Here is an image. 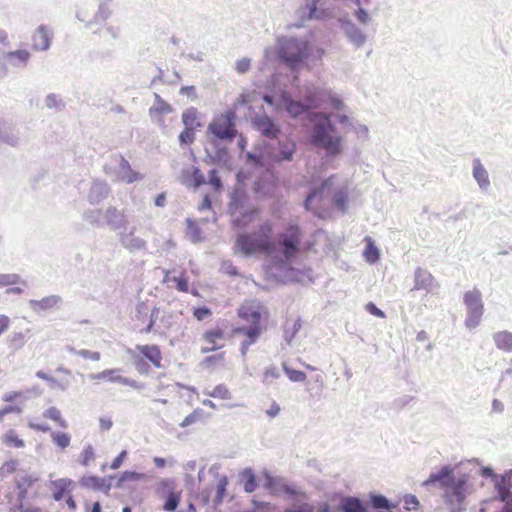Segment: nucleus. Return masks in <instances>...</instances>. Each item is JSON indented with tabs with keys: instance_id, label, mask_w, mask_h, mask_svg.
Here are the masks:
<instances>
[{
	"instance_id": "nucleus-1",
	"label": "nucleus",
	"mask_w": 512,
	"mask_h": 512,
	"mask_svg": "<svg viewBox=\"0 0 512 512\" xmlns=\"http://www.w3.org/2000/svg\"><path fill=\"white\" fill-rule=\"evenodd\" d=\"M326 103L335 110L344 107L343 101L330 89L315 86L306 89L302 100H295L289 93H283L280 97V106L285 108L291 117L305 115L310 128V144L324 149L328 156L334 157L343 150V137L338 134L331 114L313 111Z\"/></svg>"
},
{
	"instance_id": "nucleus-2",
	"label": "nucleus",
	"mask_w": 512,
	"mask_h": 512,
	"mask_svg": "<svg viewBox=\"0 0 512 512\" xmlns=\"http://www.w3.org/2000/svg\"><path fill=\"white\" fill-rule=\"evenodd\" d=\"M227 212L231 227L242 230L255 221L259 209L253 204L244 187L237 185L230 193Z\"/></svg>"
},
{
	"instance_id": "nucleus-3",
	"label": "nucleus",
	"mask_w": 512,
	"mask_h": 512,
	"mask_svg": "<svg viewBox=\"0 0 512 512\" xmlns=\"http://www.w3.org/2000/svg\"><path fill=\"white\" fill-rule=\"evenodd\" d=\"M310 48L307 41L297 37H284L279 40L278 56L291 69H295L309 57Z\"/></svg>"
},
{
	"instance_id": "nucleus-4",
	"label": "nucleus",
	"mask_w": 512,
	"mask_h": 512,
	"mask_svg": "<svg viewBox=\"0 0 512 512\" xmlns=\"http://www.w3.org/2000/svg\"><path fill=\"white\" fill-rule=\"evenodd\" d=\"M236 114L232 110L216 116L208 124L207 134L211 135L210 139H218V141L233 142L237 135Z\"/></svg>"
},
{
	"instance_id": "nucleus-5",
	"label": "nucleus",
	"mask_w": 512,
	"mask_h": 512,
	"mask_svg": "<svg viewBox=\"0 0 512 512\" xmlns=\"http://www.w3.org/2000/svg\"><path fill=\"white\" fill-rule=\"evenodd\" d=\"M296 143L284 135L263 143V155L274 163L290 162L296 153Z\"/></svg>"
},
{
	"instance_id": "nucleus-6",
	"label": "nucleus",
	"mask_w": 512,
	"mask_h": 512,
	"mask_svg": "<svg viewBox=\"0 0 512 512\" xmlns=\"http://www.w3.org/2000/svg\"><path fill=\"white\" fill-rule=\"evenodd\" d=\"M469 494V478L464 474L459 478L454 476L444 489L443 498L451 512H457L465 509V499Z\"/></svg>"
},
{
	"instance_id": "nucleus-7",
	"label": "nucleus",
	"mask_w": 512,
	"mask_h": 512,
	"mask_svg": "<svg viewBox=\"0 0 512 512\" xmlns=\"http://www.w3.org/2000/svg\"><path fill=\"white\" fill-rule=\"evenodd\" d=\"M463 302L466 306L465 326L470 330L474 329L480 324L484 313V304L480 290L474 288L467 291L464 294Z\"/></svg>"
},
{
	"instance_id": "nucleus-8",
	"label": "nucleus",
	"mask_w": 512,
	"mask_h": 512,
	"mask_svg": "<svg viewBox=\"0 0 512 512\" xmlns=\"http://www.w3.org/2000/svg\"><path fill=\"white\" fill-rule=\"evenodd\" d=\"M276 242V251H279L286 260L294 257L299 246V229L290 225L285 232L280 233Z\"/></svg>"
},
{
	"instance_id": "nucleus-9",
	"label": "nucleus",
	"mask_w": 512,
	"mask_h": 512,
	"mask_svg": "<svg viewBox=\"0 0 512 512\" xmlns=\"http://www.w3.org/2000/svg\"><path fill=\"white\" fill-rule=\"evenodd\" d=\"M230 161L228 148L218 139L208 138L205 146L204 162L208 165L227 167Z\"/></svg>"
},
{
	"instance_id": "nucleus-10",
	"label": "nucleus",
	"mask_w": 512,
	"mask_h": 512,
	"mask_svg": "<svg viewBox=\"0 0 512 512\" xmlns=\"http://www.w3.org/2000/svg\"><path fill=\"white\" fill-rule=\"evenodd\" d=\"M339 24L347 41L352 44L355 49H360L365 45L367 35L350 18L346 16L339 18Z\"/></svg>"
},
{
	"instance_id": "nucleus-11",
	"label": "nucleus",
	"mask_w": 512,
	"mask_h": 512,
	"mask_svg": "<svg viewBox=\"0 0 512 512\" xmlns=\"http://www.w3.org/2000/svg\"><path fill=\"white\" fill-rule=\"evenodd\" d=\"M120 369H106L99 373H91L88 377L91 380H107L111 383H119L125 386H129L136 390H142L145 384L136 380L123 377L119 374Z\"/></svg>"
},
{
	"instance_id": "nucleus-12",
	"label": "nucleus",
	"mask_w": 512,
	"mask_h": 512,
	"mask_svg": "<svg viewBox=\"0 0 512 512\" xmlns=\"http://www.w3.org/2000/svg\"><path fill=\"white\" fill-rule=\"evenodd\" d=\"M251 124L253 128L266 137L268 141L281 135L279 126L266 114H256L252 117Z\"/></svg>"
},
{
	"instance_id": "nucleus-13",
	"label": "nucleus",
	"mask_w": 512,
	"mask_h": 512,
	"mask_svg": "<svg viewBox=\"0 0 512 512\" xmlns=\"http://www.w3.org/2000/svg\"><path fill=\"white\" fill-rule=\"evenodd\" d=\"M233 333L236 335H243L244 339L240 345V353L243 358L246 357L249 347L255 344L263 333L262 326L256 325H242L235 327Z\"/></svg>"
},
{
	"instance_id": "nucleus-14",
	"label": "nucleus",
	"mask_w": 512,
	"mask_h": 512,
	"mask_svg": "<svg viewBox=\"0 0 512 512\" xmlns=\"http://www.w3.org/2000/svg\"><path fill=\"white\" fill-rule=\"evenodd\" d=\"M336 179L337 177L335 175H331L327 179L323 180L319 186L311 188L304 200L305 209H311L312 201L316 199L322 200L323 198L333 194Z\"/></svg>"
},
{
	"instance_id": "nucleus-15",
	"label": "nucleus",
	"mask_w": 512,
	"mask_h": 512,
	"mask_svg": "<svg viewBox=\"0 0 512 512\" xmlns=\"http://www.w3.org/2000/svg\"><path fill=\"white\" fill-rule=\"evenodd\" d=\"M264 477V488L271 494L276 495L278 493H284L290 497H296L298 495V491L293 486L289 485L284 478L274 477L269 474L268 471H264Z\"/></svg>"
},
{
	"instance_id": "nucleus-16",
	"label": "nucleus",
	"mask_w": 512,
	"mask_h": 512,
	"mask_svg": "<svg viewBox=\"0 0 512 512\" xmlns=\"http://www.w3.org/2000/svg\"><path fill=\"white\" fill-rule=\"evenodd\" d=\"M235 250L244 256H250L257 251L262 252V245L254 234L238 233L235 241Z\"/></svg>"
},
{
	"instance_id": "nucleus-17",
	"label": "nucleus",
	"mask_w": 512,
	"mask_h": 512,
	"mask_svg": "<svg viewBox=\"0 0 512 512\" xmlns=\"http://www.w3.org/2000/svg\"><path fill=\"white\" fill-rule=\"evenodd\" d=\"M454 476V469L450 465H444L439 471L431 473L422 485L425 487L439 485L444 490L449 482L453 481Z\"/></svg>"
},
{
	"instance_id": "nucleus-18",
	"label": "nucleus",
	"mask_w": 512,
	"mask_h": 512,
	"mask_svg": "<svg viewBox=\"0 0 512 512\" xmlns=\"http://www.w3.org/2000/svg\"><path fill=\"white\" fill-rule=\"evenodd\" d=\"M53 31L46 25H39L32 35V48L35 51H47L52 43Z\"/></svg>"
},
{
	"instance_id": "nucleus-19",
	"label": "nucleus",
	"mask_w": 512,
	"mask_h": 512,
	"mask_svg": "<svg viewBox=\"0 0 512 512\" xmlns=\"http://www.w3.org/2000/svg\"><path fill=\"white\" fill-rule=\"evenodd\" d=\"M136 227H132L130 231L120 232L119 233V241L121 245L127 249L130 253H136L141 250H145L147 247V242L136 236Z\"/></svg>"
},
{
	"instance_id": "nucleus-20",
	"label": "nucleus",
	"mask_w": 512,
	"mask_h": 512,
	"mask_svg": "<svg viewBox=\"0 0 512 512\" xmlns=\"http://www.w3.org/2000/svg\"><path fill=\"white\" fill-rule=\"evenodd\" d=\"M253 234L260 241L262 252L268 254L276 252V242L272 239V225L270 222L261 224Z\"/></svg>"
},
{
	"instance_id": "nucleus-21",
	"label": "nucleus",
	"mask_w": 512,
	"mask_h": 512,
	"mask_svg": "<svg viewBox=\"0 0 512 512\" xmlns=\"http://www.w3.org/2000/svg\"><path fill=\"white\" fill-rule=\"evenodd\" d=\"M366 506L376 512H397L399 510L398 503H393L386 496L374 492L369 494Z\"/></svg>"
},
{
	"instance_id": "nucleus-22",
	"label": "nucleus",
	"mask_w": 512,
	"mask_h": 512,
	"mask_svg": "<svg viewBox=\"0 0 512 512\" xmlns=\"http://www.w3.org/2000/svg\"><path fill=\"white\" fill-rule=\"evenodd\" d=\"M62 301L63 300L59 295H49L40 300L31 299L28 304L33 312L40 314L44 311L59 307L62 304Z\"/></svg>"
},
{
	"instance_id": "nucleus-23",
	"label": "nucleus",
	"mask_w": 512,
	"mask_h": 512,
	"mask_svg": "<svg viewBox=\"0 0 512 512\" xmlns=\"http://www.w3.org/2000/svg\"><path fill=\"white\" fill-rule=\"evenodd\" d=\"M297 14L301 23H304L322 19L324 12L318 9V0H306L305 4L297 10Z\"/></svg>"
},
{
	"instance_id": "nucleus-24",
	"label": "nucleus",
	"mask_w": 512,
	"mask_h": 512,
	"mask_svg": "<svg viewBox=\"0 0 512 512\" xmlns=\"http://www.w3.org/2000/svg\"><path fill=\"white\" fill-rule=\"evenodd\" d=\"M126 219L123 211L118 210L114 206H109L104 212V226H108L111 230H119L124 228Z\"/></svg>"
},
{
	"instance_id": "nucleus-25",
	"label": "nucleus",
	"mask_w": 512,
	"mask_h": 512,
	"mask_svg": "<svg viewBox=\"0 0 512 512\" xmlns=\"http://www.w3.org/2000/svg\"><path fill=\"white\" fill-rule=\"evenodd\" d=\"M181 182L197 189L206 183V178L198 167L192 166L182 170Z\"/></svg>"
},
{
	"instance_id": "nucleus-26",
	"label": "nucleus",
	"mask_w": 512,
	"mask_h": 512,
	"mask_svg": "<svg viewBox=\"0 0 512 512\" xmlns=\"http://www.w3.org/2000/svg\"><path fill=\"white\" fill-rule=\"evenodd\" d=\"M435 287V279L433 275L422 268H417L414 273V287L413 290H425L432 292Z\"/></svg>"
},
{
	"instance_id": "nucleus-27",
	"label": "nucleus",
	"mask_w": 512,
	"mask_h": 512,
	"mask_svg": "<svg viewBox=\"0 0 512 512\" xmlns=\"http://www.w3.org/2000/svg\"><path fill=\"white\" fill-rule=\"evenodd\" d=\"M112 0H99L98 8L92 19L85 23V27L91 29L93 25H100L104 23L112 15L110 3Z\"/></svg>"
},
{
	"instance_id": "nucleus-28",
	"label": "nucleus",
	"mask_w": 512,
	"mask_h": 512,
	"mask_svg": "<svg viewBox=\"0 0 512 512\" xmlns=\"http://www.w3.org/2000/svg\"><path fill=\"white\" fill-rule=\"evenodd\" d=\"M20 141L19 131L13 125L6 122L0 123V143L17 147Z\"/></svg>"
},
{
	"instance_id": "nucleus-29",
	"label": "nucleus",
	"mask_w": 512,
	"mask_h": 512,
	"mask_svg": "<svg viewBox=\"0 0 512 512\" xmlns=\"http://www.w3.org/2000/svg\"><path fill=\"white\" fill-rule=\"evenodd\" d=\"M473 178L482 191H487L490 187V179L487 169L481 163L479 158L473 160Z\"/></svg>"
},
{
	"instance_id": "nucleus-30",
	"label": "nucleus",
	"mask_w": 512,
	"mask_h": 512,
	"mask_svg": "<svg viewBox=\"0 0 512 512\" xmlns=\"http://www.w3.org/2000/svg\"><path fill=\"white\" fill-rule=\"evenodd\" d=\"M238 316L244 320L246 325H261V312L258 307L253 305L241 306L238 309Z\"/></svg>"
},
{
	"instance_id": "nucleus-31",
	"label": "nucleus",
	"mask_w": 512,
	"mask_h": 512,
	"mask_svg": "<svg viewBox=\"0 0 512 512\" xmlns=\"http://www.w3.org/2000/svg\"><path fill=\"white\" fill-rule=\"evenodd\" d=\"M109 194V187L106 182L96 180L92 183L88 199L91 204H98Z\"/></svg>"
},
{
	"instance_id": "nucleus-32",
	"label": "nucleus",
	"mask_w": 512,
	"mask_h": 512,
	"mask_svg": "<svg viewBox=\"0 0 512 512\" xmlns=\"http://www.w3.org/2000/svg\"><path fill=\"white\" fill-rule=\"evenodd\" d=\"M339 510L341 512H369L363 501L353 496L343 497L339 503Z\"/></svg>"
},
{
	"instance_id": "nucleus-33",
	"label": "nucleus",
	"mask_w": 512,
	"mask_h": 512,
	"mask_svg": "<svg viewBox=\"0 0 512 512\" xmlns=\"http://www.w3.org/2000/svg\"><path fill=\"white\" fill-rule=\"evenodd\" d=\"M136 349L149 360L154 367L160 368L162 361V354L157 345H137Z\"/></svg>"
},
{
	"instance_id": "nucleus-34",
	"label": "nucleus",
	"mask_w": 512,
	"mask_h": 512,
	"mask_svg": "<svg viewBox=\"0 0 512 512\" xmlns=\"http://www.w3.org/2000/svg\"><path fill=\"white\" fill-rule=\"evenodd\" d=\"M495 346L502 351L512 352V332L504 330L493 334Z\"/></svg>"
},
{
	"instance_id": "nucleus-35",
	"label": "nucleus",
	"mask_w": 512,
	"mask_h": 512,
	"mask_svg": "<svg viewBox=\"0 0 512 512\" xmlns=\"http://www.w3.org/2000/svg\"><path fill=\"white\" fill-rule=\"evenodd\" d=\"M5 58L15 67L26 66L30 58V53L27 50L19 49L6 52Z\"/></svg>"
},
{
	"instance_id": "nucleus-36",
	"label": "nucleus",
	"mask_w": 512,
	"mask_h": 512,
	"mask_svg": "<svg viewBox=\"0 0 512 512\" xmlns=\"http://www.w3.org/2000/svg\"><path fill=\"white\" fill-rule=\"evenodd\" d=\"M73 481L67 478L58 479L52 482L53 498L56 501H60L64 498L66 492L69 491Z\"/></svg>"
},
{
	"instance_id": "nucleus-37",
	"label": "nucleus",
	"mask_w": 512,
	"mask_h": 512,
	"mask_svg": "<svg viewBox=\"0 0 512 512\" xmlns=\"http://www.w3.org/2000/svg\"><path fill=\"white\" fill-rule=\"evenodd\" d=\"M120 177L123 181L127 183H133L141 179V176L138 172H135L131 169L129 162L121 157L120 160Z\"/></svg>"
},
{
	"instance_id": "nucleus-38",
	"label": "nucleus",
	"mask_w": 512,
	"mask_h": 512,
	"mask_svg": "<svg viewBox=\"0 0 512 512\" xmlns=\"http://www.w3.org/2000/svg\"><path fill=\"white\" fill-rule=\"evenodd\" d=\"M240 477L246 493H253L258 488L256 476L251 468H245L240 473Z\"/></svg>"
},
{
	"instance_id": "nucleus-39",
	"label": "nucleus",
	"mask_w": 512,
	"mask_h": 512,
	"mask_svg": "<svg viewBox=\"0 0 512 512\" xmlns=\"http://www.w3.org/2000/svg\"><path fill=\"white\" fill-rule=\"evenodd\" d=\"M155 102L154 105L150 108V115L159 114V115H167L173 111L172 106L167 103L161 96L157 93L154 94Z\"/></svg>"
},
{
	"instance_id": "nucleus-40",
	"label": "nucleus",
	"mask_w": 512,
	"mask_h": 512,
	"mask_svg": "<svg viewBox=\"0 0 512 512\" xmlns=\"http://www.w3.org/2000/svg\"><path fill=\"white\" fill-rule=\"evenodd\" d=\"M83 219L97 227L104 226V212L100 209H90L84 212Z\"/></svg>"
},
{
	"instance_id": "nucleus-41",
	"label": "nucleus",
	"mask_w": 512,
	"mask_h": 512,
	"mask_svg": "<svg viewBox=\"0 0 512 512\" xmlns=\"http://www.w3.org/2000/svg\"><path fill=\"white\" fill-rule=\"evenodd\" d=\"M187 229H186V235L187 237L193 242V243H199L203 240L202 236V230L198 226V224L190 219H186Z\"/></svg>"
},
{
	"instance_id": "nucleus-42",
	"label": "nucleus",
	"mask_w": 512,
	"mask_h": 512,
	"mask_svg": "<svg viewBox=\"0 0 512 512\" xmlns=\"http://www.w3.org/2000/svg\"><path fill=\"white\" fill-rule=\"evenodd\" d=\"M80 485L94 491H102L105 485V478H100L98 476H85L81 478Z\"/></svg>"
},
{
	"instance_id": "nucleus-43",
	"label": "nucleus",
	"mask_w": 512,
	"mask_h": 512,
	"mask_svg": "<svg viewBox=\"0 0 512 512\" xmlns=\"http://www.w3.org/2000/svg\"><path fill=\"white\" fill-rule=\"evenodd\" d=\"M348 202V190L347 187H341L333 192L332 203L341 211H345Z\"/></svg>"
},
{
	"instance_id": "nucleus-44",
	"label": "nucleus",
	"mask_w": 512,
	"mask_h": 512,
	"mask_svg": "<svg viewBox=\"0 0 512 512\" xmlns=\"http://www.w3.org/2000/svg\"><path fill=\"white\" fill-rule=\"evenodd\" d=\"M26 341V334L22 332H13L7 338V345L12 352H15L21 349L25 345Z\"/></svg>"
},
{
	"instance_id": "nucleus-45",
	"label": "nucleus",
	"mask_w": 512,
	"mask_h": 512,
	"mask_svg": "<svg viewBox=\"0 0 512 512\" xmlns=\"http://www.w3.org/2000/svg\"><path fill=\"white\" fill-rule=\"evenodd\" d=\"M301 327H302V324H301L300 318L295 320L291 326H289V323L286 322V324L284 325L283 337H284V340L287 343V345L290 346L292 344L293 339L295 338L297 333L300 331Z\"/></svg>"
},
{
	"instance_id": "nucleus-46",
	"label": "nucleus",
	"mask_w": 512,
	"mask_h": 512,
	"mask_svg": "<svg viewBox=\"0 0 512 512\" xmlns=\"http://www.w3.org/2000/svg\"><path fill=\"white\" fill-rule=\"evenodd\" d=\"M197 116H198V111H197L196 108L190 107V108L186 109L182 113V123H183V125L186 128H191V129L195 130L196 127L200 126V124L197 123Z\"/></svg>"
},
{
	"instance_id": "nucleus-47",
	"label": "nucleus",
	"mask_w": 512,
	"mask_h": 512,
	"mask_svg": "<svg viewBox=\"0 0 512 512\" xmlns=\"http://www.w3.org/2000/svg\"><path fill=\"white\" fill-rule=\"evenodd\" d=\"M366 247L364 250V257L367 262L373 264L380 258V252L370 237H366Z\"/></svg>"
},
{
	"instance_id": "nucleus-48",
	"label": "nucleus",
	"mask_w": 512,
	"mask_h": 512,
	"mask_svg": "<svg viewBox=\"0 0 512 512\" xmlns=\"http://www.w3.org/2000/svg\"><path fill=\"white\" fill-rule=\"evenodd\" d=\"M180 502V493L169 490L163 504V510L173 512L177 509Z\"/></svg>"
},
{
	"instance_id": "nucleus-49",
	"label": "nucleus",
	"mask_w": 512,
	"mask_h": 512,
	"mask_svg": "<svg viewBox=\"0 0 512 512\" xmlns=\"http://www.w3.org/2000/svg\"><path fill=\"white\" fill-rule=\"evenodd\" d=\"M144 477L142 473L136 471H125L121 474L120 477L117 478V482L115 483L116 488H122L123 484L127 481H138Z\"/></svg>"
},
{
	"instance_id": "nucleus-50",
	"label": "nucleus",
	"mask_w": 512,
	"mask_h": 512,
	"mask_svg": "<svg viewBox=\"0 0 512 512\" xmlns=\"http://www.w3.org/2000/svg\"><path fill=\"white\" fill-rule=\"evenodd\" d=\"M205 395L223 400L231 399L232 395L224 384L217 385L212 391H205Z\"/></svg>"
},
{
	"instance_id": "nucleus-51",
	"label": "nucleus",
	"mask_w": 512,
	"mask_h": 512,
	"mask_svg": "<svg viewBox=\"0 0 512 512\" xmlns=\"http://www.w3.org/2000/svg\"><path fill=\"white\" fill-rule=\"evenodd\" d=\"M51 438L53 443L60 447L61 449H65L70 445L71 437L68 433L52 432Z\"/></svg>"
},
{
	"instance_id": "nucleus-52",
	"label": "nucleus",
	"mask_w": 512,
	"mask_h": 512,
	"mask_svg": "<svg viewBox=\"0 0 512 512\" xmlns=\"http://www.w3.org/2000/svg\"><path fill=\"white\" fill-rule=\"evenodd\" d=\"M45 105L49 109H56L60 111L64 109L65 102L58 95L50 93L45 98Z\"/></svg>"
},
{
	"instance_id": "nucleus-53",
	"label": "nucleus",
	"mask_w": 512,
	"mask_h": 512,
	"mask_svg": "<svg viewBox=\"0 0 512 512\" xmlns=\"http://www.w3.org/2000/svg\"><path fill=\"white\" fill-rule=\"evenodd\" d=\"M67 350H68V352L75 354V355H79L85 359H90L92 361L100 360V353L96 352V351H90L87 349L77 350L72 346H67Z\"/></svg>"
},
{
	"instance_id": "nucleus-54",
	"label": "nucleus",
	"mask_w": 512,
	"mask_h": 512,
	"mask_svg": "<svg viewBox=\"0 0 512 512\" xmlns=\"http://www.w3.org/2000/svg\"><path fill=\"white\" fill-rule=\"evenodd\" d=\"M205 341L211 345L219 346L217 344L218 340H222L224 338V332L220 328H215L208 330L203 335Z\"/></svg>"
},
{
	"instance_id": "nucleus-55",
	"label": "nucleus",
	"mask_w": 512,
	"mask_h": 512,
	"mask_svg": "<svg viewBox=\"0 0 512 512\" xmlns=\"http://www.w3.org/2000/svg\"><path fill=\"white\" fill-rule=\"evenodd\" d=\"M283 370L292 382H304L306 380V374L303 371L292 369L285 363L283 364Z\"/></svg>"
},
{
	"instance_id": "nucleus-56",
	"label": "nucleus",
	"mask_w": 512,
	"mask_h": 512,
	"mask_svg": "<svg viewBox=\"0 0 512 512\" xmlns=\"http://www.w3.org/2000/svg\"><path fill=\"white\" fill-rule=\"evenodd\" d=\"M280 375L281 374H280L279 369L276 366L271 365L265 369V371L263 373L262 382L265 385H270V384H272L273 380L278 379L280 377Z\"/></svg>"
},
{
	"instance_id": "nucleus-57",
	"label": "nucleus",
	"mask_w": 512,
	"mask_h": 512,
	"mask_svg": "<svg viewBox=\"0 0 512 512\" xmlns=\"http://www.w3.org/2000/svg\"><path fill=\"white\" fill-rule=\"evenodd\" d=\"M44 416L46 418H49L55 422H58V424L63 427V428H66L67 427V423L66 421L62 418L61 416V412L58 408L56 407H50L48 408L45 412H44Z\"/></svg>"
},
{
	"instance_id": "nucleus-58",
	"label": "nucleus",
	"mask_w": 512,
	"mask_h": 512,
	"mask_svg": "<svg viewBox=\"0 0 512 512\" xmlns=\"http://www.w3.org/2000/svg\"><path fill=\"white\" fill-rule=\"evenodd\" d=\"M4 443L16 448L24 447V441L18 437L14 430H9L4 436Z\"/></svg>"
},
{
	"instance_id": "nucleus-59",
	"label": "nucleus",
	"mask_w": 512,
	"mask_h": 512,
	"mask_svg": "<svg viewBox=\"0 0 512 512\" xmlns=\"http://www.w3.org/2000/svg\"><path fill=\"white\" fill-rule=\"evenodd\" d=\"M227 485H228L227 476H221V478L218 481L217 489H216V496H215L216 504L222 503L224 496L226 494Z\"/></svg>"
},
{
	"instance_id": "nucleus-60",
	"label": "nucleus",
	"mask_w": 512,
	"mask_h": 512,
	"mask_svg": "<svg viewBox=\"0 0 512 512\" xmlns=\"http://www.w3.org/2000/svg\"><path fill=\"white\" fill-rule=\"evenodd\" d=\"M178 138L181 145H190L195 140V130L185 127Z\"/></svg>"
},
{
	"instance_id": "nucleus-61",
	"label": "nucleus",
	"mask_w": 512,
	"mask_h": 512,
	"mask_svg": "<svg viewBox=\"0 0 512 512\" xmlns=\"http://www.w3.org/2000/svg\"><path fill=\"white\" fill-rule=\"evenodd\" d=\"M21 282L18 274H0V287L15 285Z\"/></svg>"
},
{
	"instance_id": "nucleus-62",
	"label": "nucleus",
	"mask_w": 512,
	"mask_h": 512,
	"mask_svg": "<svg viewBox=\"0 0 512 512\" xmlns=\"http://www.w3.org/2000/svg\"><path fill=\"white\" fill-rule=\"evenodd\" d=\"M95 458V452L92 445H87L80 455V463L83 466H88L89 462Z\"/></svg>"
},
{
	"instance_id": "nucleus-63",
	"label": "nucleus",
	"mask_w": 512,
	"mask_h": 512,
	"mask_svg": "<svg viewBox=\"0 0 512 512\" xmlns=\"http://www.w3.org/2000/svg\"><path fill=\"white\" fill-rule=\"evenodd\" d=\"M202 413L203 411L201 409L194 410L191 414L184 418V420L180 423V426L185 428L196 423L200 419Z\"/></svg>"
},
{
	"instance_id": "nucleus-64",
	"label": "nucleus",
	"mask_w": 512,
	"mask_h": 512,
	"mask_svg": "<svg viewBox=\"0 0 512 512\" xmlns=\"http://www.w3.org/2000/svg\"><path fill=\"white\" fill-rule=\"evenodd\" d=\"M354 16L358 20V22L363 25H367L371 21L369 13L361 6H359L358 9L355 10Z\"/></svg>"
}]
</instances>
